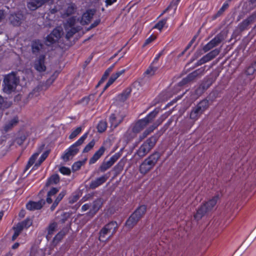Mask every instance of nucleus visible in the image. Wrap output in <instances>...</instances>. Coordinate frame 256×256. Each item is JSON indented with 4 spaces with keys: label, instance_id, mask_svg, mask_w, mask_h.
Returning a JSON list of instances; mask_svg holds the SVG:
<instances>
[{
    "label": "nucleus",
    "instance_id": "nucleus-62",
    "mask_svg": "<svg viewBox=\"0 0 256 256\" xmlns=\"http://www.w3.org/2000/svg\"><path fill=\"white\" fill-rule=\"evenodd\" d=\"M4 17V14L2 10H0V22L3 19Z\"/></svg>",
    "mask_w": 256,
    "mask_h": 256
},
{
    "label": "nucleus",
    "instance_id": "nucleus-22",
    "mask_svg": "<svg viewBox=\"0 0 256 256\" xmlns=\"http://www.w3.org/2000/svg\"><path fill=\"white\" fill-rule=\"evenodd\" d=\"M103 204V200L101 198H98L94 202L92 208H90L89 214L93 216L99 210Z\"/></svg>",
    "mask_w": 256,
    "mask_h": 256
},
{
    "label": "nucleus",
    "instance_id": "nucleus-37",
    "mask_svg": "<svg viewBox=\"0 0 256 256\" xmlns=\"http://www.w3.org/2000/svg\"><path fill=\"white\" fill-rule=\"evenodd\" d=\"M20 225L16 224V226L14 228V232L12 236V240L14 241L22 231V230L20 228Z\"/></svg>",
    "mask_w": 256,
    "mask_h": 256
},
{
    "label": "nucleus",
    "instance_id": "nucleus-38",
    "mask_svg": "<svg viewBox=\"0 0 256 256\" xmlns=\"http://www.w3.org/2000/svg\"><path fill=\"white\" fill-rule=\"evenodd\" d=\"M250 23V20L249 19L245 20L238 26V28L240 30V31H242L247 28Z\"/></svg>",
    "mask_w": 256,
    "mask_h": 256
},
{
    "label": "nucleus",
    "instance_id": "nucleus-11",
    "mask_svg": "<svg viewBox=\"0 0 256 256\" xmlns=\"http://www.w3.org/2000/svg\"><path fill=\"white\" fill-rule=\"evenodd\" d=\"M54 79H49L46 81V84L48 86H38L29 94L28 98L30 99L36 100L40 96L41 91L42 90H46L48 87L54 82Z\"/></svg>",
    "mask_w": 256,
    "mask_h": 256
},
{
    "label": "nucleus",
    "instance_id": "nucleus-54",
    "mask_svg": "<svg viewBox=\"0 0 256 256\" xmlns=\"http://www.w3.org/2000/svg\"><path fill=\"white\" fill-rule=\"evenodd\" d=\"M47 156V155L45 154H43L41 156L40 158V160H39V162L38 164H36V166H38L40 164L43 162L44 161V160L46 158Z\"/></svg>",
    "mask_w": 256,
    "mask_h": 256
},
{
    "label": "nucleus",
    "instance_id": "nucleus-8",
    "mask_svg": "<svg viewBox=\"0 0 256 256\" xmlns=\"http://www.w3.org/2000/svg\"><path fill=\"white\" fill-rule=\"evenodd\" d=\"M146 210V207L144 205L138 207L127 220L126 226L132 228L144 214Z\"/></svg>",
    "mask_w": 256,
    "mask_h": 256
},
{
    "label": "nucleus",
    "instance_id": "nucleus-42",
    "mask_svg": "<svg viewBox=\"0 0 256 256\" xmlns=\"http://www.w3.org/2000/svg\"><path fill=\"white\" fill-rule=\"evenodd\" d=\"M18 122V118H13L9 124H6L4 126V129L6 131L8 130L9 129H10L11 128L14 126L16 125V124Z\"/></svg>",
    "mask_w": 256,
    "mask_h": 256
},
{
    "label": "nucleus",
    "instance_id": "nucleus-64",
    "mask_svg": "<svg viewBox=\"0 0 256 256\" xmlns=\"http://www.w3.org/2000/svg\"><path fill=\"white\" fill-rule=\"evenodd\" d=\"M100 22V20L96 21L94 24H92V27H94L96 26Z\"/></svg>",
    "mask_w": 256,
    "mask_h": 256
},
{
    "label": "nucleus",
    "instance_id": "nucleus-24",
    "mask_svg": "<svg viewBox=\"0 0 256 256\" xmlns=\"http://www.w3.org/2000/svg\"><path fill=\"white\" fill-rule=\"evenodd\" d=\"M125 72V70H122L120 71L117 72H116L113 74L110 78L108 82L106 84L104 90H106L108 88L111 84H112L120 76L124 74Z\"/></svg>",
    "mask_w": 256,
    "mask_h": 256
},
{
    "label": "nucleus",
    "instance_id": "nucleus-25",
    "mask_svg": "<svg viewBox=\"0 0 256 256\" xmlns=\"http://www.w3.org/2000/svg\"><path fill=\"white\" fill-rule=\"evenodd\" d=\"M125 72V70H122L120 71L117 72H116L113 74L110 78L108 82L106 84L104 90H106L108 88L111 84H112L120 76L124 74Z\"/></svg>",
    "mask_w": 256,
    "mask_h": 256
},
{
    "label": "nucleus",
    "instance_id": "nucleus-4",
    "mask_svg": "<svg viewBox=\"0 0 256 256\" xmlns=\"http://www.w3.org/2000/svg\"><path fill=\"white\" fill-rule=\"evenodd\" d=\"M160 158V154L157 152H154L150 155L148 158L145 159L140 165V172L143 174L148 172L154 168Z\"/></svg>",
    "mask_w": 256,
    "mask_h": 256
},
{
    "label": "nucleus",
    "instance_id": "nucleus-20",
    "mask_svg": "<svg viewBox=\"0 0 256 256\" xmlns=\"http://www.w3.org/2000/svg\"><path fill=\"white\" fill-rule=\"evenodd\" d=\"M106 148L102 146L97 151L95 152L92 158L90 160V164H94L104 154Z\"/></svg>",
    "mask_w": 256,
    "mask_h": 256
},
{
    "label": "nucleus",
    "instance_id": "nucleus-33",
    "mask_svg": "<svg viewBox=\"0 0 256 256\" xmlns=\"http://www.w3.org/2000/svg\"><path fill=\"white\" fill-rule=\"evenodd\" d=\"M42 48V44L38 41L34 42L32 44V50L34 53L38 52Z\"/></svg>",
    "mask_w": 256,
    "mask_h": 256
},
{
    "label": "nucleus",
    "instance_id": "nucleus-40",
    "mask_svg": "<svg viewBox=\"0 0 256 256\" xmlns=\"http://www.w3.org/2000/svg\"><path fill=\"white\" fill-rule=\"evenodd\" d=\"M223 38L222 35L218 34L214 38L210 41L213 44L214 46H217L219 44L220 42L223 40Z\"/></svg>",
    "mask_w": 256,
    "mask_h": 256
},
{
    "label": "nucleus",
    "instance_id": "nucleus-26",
    "mask_svg": "<svg viewBox=\"0 0 256 256\" xmlns=\"http://www.w3.org/2000/svg\"><path fill=\"white\" fill-rule=\"evenodd\" d=\"M23 16L20 14H12L10 17V22L14 26H18L21 23Z\"/></svg>",
    "mask_w": 256,
    "mask_h": 256
},
{
    "label": "nucleus",
    "instance_id": "nucleus-59",
    "mask_svg": "<svg viewBox=\"0 0 256 256\" xmlns=\"http://www.w3.org/2000/svg\"><path fill=\"white\" fill-rule=\"evenodd\" d=\"M162 54L163 51H161L160 52H159L154 58V62H157L160 56Z\"/></svg>",
    "mask_w": 256,
    "mask_h": 256
},
{
    "label": "nucleus",
    "instance_id": "nucleus-46",
    "mask_svg": "<svg viewBox=\"0 0 256 256\" xmlns=\"http://www.w3.org/2000/svg\"><path fill=\"white\" fill-rule=\"evenodd\" d=\"M64 235L65 234L63 232H58L54 238V241L56 242H58L64 238Z\"/></svg>",
    "mask_w": 256,
    "mask_h": 256
},
{
    "label": "nucleus",
    "instance_id": "nucleus-58",
    "mask_svg": "<svg viewBox=\"0 0 256 256\" xmlns=\"http://www.w3.org/2000/svg\"><path fill=\"white\" fill-rule=\"evenodd\" d=\"M90 208V205L88 204H85L82 207V210L83 212L87 210Z\"/></svg>",
    "mask_w": 256,
    "mask_h": 256
},
{
    "label": "nucleus",
    "instance_id": "nucleus-55",
    "mask_svg": "<svg viewBox=\"0 0 256 256\" xmlns=\"http://www.w3.org/2000/svg\"><path fill=\"white\" fill-rule=\"evenodd\" d=\"M109 76V74H108L106 72H104V74H103L102 79L99 82L98 84H100L102 82H103Z\"/></svg>",
    "mask_w": 256,
    "mask_h": 256
},
{
    "label": "nucleus",
    "instance_id": "nucleus-52",
    "mask_svg": "<svg viewBox=\"0 0 256 256\" xmlns=\"http://www.w3.org/2000/svg\"><path fill=\"white\" fill-rule=\"evenodd\" d=\"M26 136H21L16 140V142L19 145H21L26 140Z\"/></svg>",
    "mask_w": 256,
    "mask_h": 256
},
{
    "label": "nucleus",
    "instance_id": "nucleus-5",
    "mask_svg": "<svg viewBox=\"0 0 256 256\" xmlns=\"http://www.w3.org/2000/svg\"><path fill=\"white\" fill-rule=\"evenodd\" d=\"M158 112L154 110L150 112L146 117L138 120L132 129V138L135 137L136 134L141 132L150 122H152L153 118L156 116Z\"/></svg>",
    "mask_w": 256,
    "mask_h": 256
},
{
    "label": "nucleus",
    "instance_id": "nucleus-6",
    "mask_svg": "<svg viewBox=\"0 0 256 256\" xmlns=\"http://www.w3.org/2000/svg\"><path fill=\"white\" fill-rule=\"evenodd\" d=\"M88 135V132L84 134L74 144L65 151L64 154L62 156L64 161L66 162L68 160L78 152L79 148L78 147L83 144L86 138Z\"/></svg>",
    "mask_w": 256,
    "mask_h": 256
},
{
    "label": "nucleus",
    "instance_id": "nucleus-49",
    "mask_svg": "<svg viewBox=\"0 0 256 256\" xmlns=\"http://www.w3.org/2000/svg\"><path fill=\"white\" fill-rule=\"evenodd\" d=\"M214 46L213 44L210 41L204 47V50L205 52L208 51L210 49L214 48Z\"/></svg>",
    "mask_w": 256,
    "mask_h": 256
},
{
    "label": "nucleus",
    "instance_id": "nucleus-13",
    "mask_svg": "<svg viewBox=\"0 0 256 256\" xmlns=\"http://www.w3.org/2000/svg\"><path fill=\"white\" fill-rule=\"evenodd\" d=\"M125 114L122 112H115L110 118L111 127L114 128L117 127L123 120Z\"/></svg>",
    "mask_w": 256,
    "mask_h": 256
},
{
    "label": "nucleus",
    "instance_id": "nucleus-9",
    "mask_svg": "<svg viewBox=\"0 0 256 256\" xmlns=\"http://www.w3.org/2000/svg\"><path fill=\"white\" fill-rule=\"evenodd\" d=\"M18 82V78L16 74L13 72L6 76L4 80V90L8 93H10L14 90Z\"/></svg>",
    "mask_w": 256,
    "mask_h": 256
},
{
    "label": "nucleus",
    "instance_id": "nucleus-48",
    "mask_svg": "<svg viewBox=\"0 0 256 256\" xmlns=\"http://www.w3.org/2000/svg\"><path fill=\"white\" fill-rule=\"evenodd\" d=\"M228 4L227 2H224L222 7L220 8V10L218 11L216 15L218 16H220L222 12L228 8Z\"/></svg>",
    "mask_w": 256,
    "mask_h": 256
},
{
    "label": "nucleus",
    "instance_id": "nucleus-41",
    "mask_svg": "<svg viewBox=\"0 0 256 256\" xmlns=\"http://www.w3.org/2000/svg\"><path fill=\"white\" fill-rule=\"evenodd\" d=\"M82 131V128L80 126L78 127L74 130L69 136L70 139H73L76 138L78 134H79Z\"/></svg>",
    "mask_w": 256,
    "mask_h": 256
},
{
    "label": "nucleus",
    "instance_id": "nucleus-2",
    "mask_svg": "<svg viewBox=\"0 0 256 256\" xmlns=\"http://www.w3.org/2000/svg\"><path fill=\"white\" fill-rule=\"evenodd\" d=\"M218 200V196H215L212 199L201 205L194 215V218L196 220H200L204 215L212 210L216 206Z\"/></svg>",
    "mask_w": 256,
    "mask_h": 256
},
{
    "label": "nucleus",
    "instance_id": "nucleus-57",
    "mask_svg": "<svg viewBox=\"0 0 256 256\" xmlns=\"http://www.w3.org/2000/svg\"><path fill=\"white\" fill-rule=\"evenodd\" d=\"M116 1V0H106L105 2L106 3V6H110L112 4H113L114 2H115Z\"/></svg>",
    "mask_w": 256,
    "mask_h": 256
},
{
    "label": "nucleus",
    "instance_id": "nucleus-45",
    "mask_svg": "<svg viewBox=\"0 0 256 256\" xmlns=\"http://www.w3.org/2000/svg\"><path fill=\"white\" fill-rule=\"evenodd\" d=\"M166 20L164 19L158 22L155 26H154V28H157L159 30H161L162 28H164V25L166 24Z\"/></svg>",
    "mask_w": 256,
    "mask_h": 256
},
{
    "label": "nucleus",
    "instance_id": "nucleus-60",
    "mask_svg": "<svg viewBox=\"0 0 256 256\" xmlns=\"http://www.w3.org/2000/svg\"><path fill=\"white\" fill-rule=\"evenodd\" d=\"M58 203L54 201V204H52V205L51 206V210H54V208H56V207L58 206Z\"/></svg>",
    "mask_w": 256,
    "mask_h": 256
},
{
    "label": "nucleus",
    "instance_id": "nucleus-61",
    "mask_svg": "<svg viewBox=\"0 0 256 256\" xmlns=\"http://www.w3.org/2000/svg\"><path fill=\"white\" fill-rule=\"evenodd\" d=\"M58 203L54 201V204H52V205L51 206V210H54V208H56V207L58 206Z\"/></svg>",
    "mask_w": 256,
    "mask_h": 256
},
{
    "label": "nucleus",
    "instance_id": "nucleus-10",
    "mask_svg": "<svg viewBox=\"0 0 256 256\" xmlns=\"http://www.w3.org/2000/svg\"><path fill=\"white\" fill-rule=\"evenodd\" d=\"M156 140L154 137H150L148 139L140 146L137 151V154L140 157H144L148 154L154 146Z\"/></svg>",
    "mask_w": 256,
    "mask_h": 256
},
{
    "label": "nucleus",
    "instance_id": "nucleus-23",
    "mask_svg": "<svg viewBox=\"0 0 256 256\" xmlns=\"http://www.w3.org/2000/svg\"><path fill=\"white\" fill-rule=\"evenodd\" d=\"M44 202L42 200H40L38 202L32 201L29 202L26 206V208L30 210H34L40 209Z\"/></svg>",
    "mask_w": 256,
    "mask_h": 256
},
{
    "label": "nucleus",
    "instance_id": "nucleus-17",
    "mask_svg": "<svg viewBox=\"0 0 256 256\" xmlns=\"http://www.w3.org/2000/svg\"><path fill=\"white\" fill-rule=\"evenodd\" d=\"M76 8L74 4H69L65 9L60 12L63 18H66L74 14L76 12Z\"/></svg>",
    "mask_w": 256,
    "mask_h": 256
},
{
    "label": "nucleus",
    "instance_id": "nucleus-35",
    "mask_svg": "<svg viewBox=\"0 0 256 256\" xmlns=\"http://www.w3.org/2000/svg\"><path fill=\"white\" fill-rule=\"evenodd\" d=\"M57 228V224L56 223H52L51 224L48 228V234L47 235V238H50L52 235L53 234L54 232L56 230Z\"/></svg>",
    "mask_w": 256,
    "mask_h": 256
},
{
    "label": "nucleus",
    "instance_id": "nucleus-51",
    "mask_svg": "<svg viewBox=\"0 0 256 256\" xmlns=\"http://www.w3.org/2000/svg\"><path fill=\"white\" fill-rule=\"evenodd\" d=\"M156 39V36H151L150 38H147L146 40L144 45L146 46V45L149 44L150 43L154 41Z\"/></svg>",
    "mask_w": 256,
    "mask_h": 256
},
{
    "label": "nucleus",
    "instance_id": "nucleus-53",
    "mask_svg": "<svg viewBox=\"0 0 256 256\" xmlns=\"http://www.w3.org/2000/svg\"><path fill=\"white\" fill-rule=\"evenodd\" d=\"M212 84V81L209 80L206 82V84H203L202 86L204 89H206Z\"/></svg>",
    "mask_w": 256,
    "mask_h": 256
},
{
    "label": "nucleus",
    "instance_id": "nucleus-50",
    "mask_svg": "<svg viewBox=\"0 0 256 256\" xmlns=\"http://www.w3.org/2000/svg\"><path fill=\"white\" fill-rule=\"evenodd\" d=\"M65 194L66 192H62L59 194L54 201L58 204L59 202L62 199Z\"/></svg>",
    "mask_w": 256,
    "mask_h": 256
},
{
    "label": "nucleus",
    "instance_id": "nucleus-30",
    "mask_svg": "<svg viewBox=\"0 0 256 256\" xmlns=\"http://www.w3.org/2000/svg\"><path fill=\"white\" fill-rule=\"evenodd\" d=\"M58 190L56 188H52L48 194V196L46 198V202L48 204H50L52 202V197L54 196L58 192Z\"/></svg>",
    "mask_w": 256,
    "mask_h": 256
},
{
    "label": "nucleus",
    "instance_id": "nucleus-32",
    "mask_svg": "<svg viewBox=\"0 0 256 256\" xmlns=\"http://www.w3.org/2000/svg\"><path fill=\"white\" fill-rule=\"evenodd\" d=\"M32 224V221L29 218H27L22 222H20L17 225H20V228L23 230L24 228H28Z\"/></svg>",
    "mask_w": 256,
    "mask_h": 256
},
{
    "label": "nucleus",
    "instance_id": "nucleus-63",
    "mask_svg": "<svg viewBox=\"0 0 256 256\" xmlns=\"http://www.w3.org/2000/svg\"><path fill=\"white\" fill-rule=\"evenodd\" d=\"M19 246V244L18 242L15 243L12 246V248L13 249H16Z\"/></svg>",
    "mask_w": 256,
    "mask_h": 256
},
{
    "label": "nucleus",
    "instance_id": "nucleus-19",
    "mask_svg": "<svg viewBox=\"0 0 256 256\" xmlns=\"http://www.w3.org/2000/svg\"><path fill=\"white\" fill-rule=\"evenodd\" d=\"M220 52V50L218 49H215L212 51H211L210 52L206 54L205 56L202 57L200 60V64H204L205 62H206L212 58H214V57H216L217 55Z\"/></svg>",
    "mask_w": 256,
    "mask_h": 256
},
{
    "label": "nucleus",
    "instance_id": "nucleus-31",
    "mask_svg": "<svg viewBox=\"0 0 256 256\" xmlns=\"http://www.w3.org/2000/svg\"><path fill=\"white\" fill-rule=\"evenodd\" d=\"M40 153L39 152H36L33 154L32 156L30 158L28 163L26 166V170L28 169L35 162L36 159L38 157Z\"/></svg>",
    "mask_w": 256,
    "mask_h": 256
},
{
    "label": "nucleus",
    "instance_id": "nucleus-44",
    "mask_svg": "<svg viewBox=\"0 0 256 256\" xmlns=\"http://www.w3.org/2000/svg\"><path fill=\"white\" fill-rule=\"evenodd\" d=\"M95 144V141L92 140L90 141L84 148L83 150V152H88L91 150Z\"/></svg>",
    "mask_w": 256,
    "mask_h": 256
},
{
    "label": "nucleus",
    "instance_id": "nucleus-56",
    "mask_svg": "<svg viewBox=\"0 0 256 256\" xmlns=\"http://www.w3.org/2000/svg\"><path fill=\"white\" fill-rule=\"evenodd\" d=\"M115 64H113L110 67H109L106 71L105 72H106L108 74H109L112 72V70L114 69V67Z\"/></svg>",
    "mask_w": 256,
    "mask_h": 256
},
{
    "label": "nucleus",
    "instance_id": "nucleus-14",
    "mask_svg": "<svg viewBox=\"0 0 256 256\" xmlns=\"http://www.w3.org/2000/svg\"><path fill=\"white\" fill-rule=\"evenodd\" d=\"M44 60L45 56L44 55H41L35 60L34 66L37 71L43 72L46 70Z\"/></svg>",
    "mask_w": 256,
    "mask_h": 256
},
{
    "label": "nucleus",
    "instance_id": "nucleus-43",
    "mask_svg": "<svg viewBox=\"0 0 256 256\" xmlns=\"http://www.w3.org/2000/svg\"><path fill=\"white\" fill-rule=\"evenodd\" d=\"M84 162L85 161H78L76 162L72 166V170L76 172L79 170Z\"/></svg>",
    "mask_w": 256,
    "mask_h": 256
},
{
    "label": "nucleus",
    "instance_id": "nucleus-7",
    "mask_svg": "<svg viewBox=\"0 0 256 256\" xmlns=\"http://www.w3.org/2000/svg\"><path fill=\"white\" fill-rule=\"evenodd\" d=\"M209 104L207 100H203L192 108L190 114V118L193 122L197 120L201 115L208 108Z\"/></svg>",
    "mask_w": 256,
    "mask_h": 256
},
{
    "label": "nucleus",
    "instance_id": "nucleus-39",
    "mask_svg": "<svg viewBox=\"0 0 256 256\" xmlns=\"http://www.w3.org/2000/svg\"><path fill=\"white\" fill-rule=\"evenodd\" d=\"M157 70L156 67L150 66L148 70L145 72L144 74L148 77L151 76L155 74Z\"/></svg>",
    "mask_w": 256,
    "mask_h": 256
},
{
    "label": "nucleus",
    "instance_id": "nucleus-21",
    "mask_svg": "<svg viewBox=\"0 0 256 256\" xmlns=\"http://www.w3.org/2000/svg\"><path fill=\"white\" fill-rule=\"evenodd\" d=\"M108 178V176L106 174L92 181L90 184V186L91 188L94 189L105 182Z\"/></svg>",
    "mask_w": 256,
    "mask_h": 256
},
{
    "label": "nucleus",
    "instance_id": "nucleus-15",
    "mask_svg": "<svg viewBox=\"0 0 256 256\" xmlns=\"http://www.w3.org/2000/svg\"><path fill=\"white\" fill-rule=\"evenodd\" d=\"M118 156L114 154L112 156L108 161L103 162L100 167V170L102 172H104L106 170L114 164V162L118 160Z\"/></svg>",
    "mask_w": 256,
    "mask_h": 256
},
{
    "label": "nucleus",
    "instance_id": "nucleus-16",
    "mask_svg": "<svg viewBox=\"0 0 256 256\" xmlns=\"http://www.w3.org/2000/svg\"><path fill=\"white\" fill-rule=\"evenodd\" d=\"M49 0H31L27 4L28 8L32 10H34L42 6Z\"/></svg>",
    "mask_w": 256,
    "mask_h": 256
},
{
    "label": "nucleus",
    "instance_id": "nucleus-3",
    "mask_svg": "<svg viewBox=\"0 0 256 256\" xmlns=\"http://www.w3.org/2000/svg\"><path fill=\"white\" fill-rule=\"evenodd\" d=\"M118 228V224L115 222H112L102 228L99 233V240L106 242L109 241L115 234Z\"/></svg>",
    "mask_w": 256,
    "mask_h": 256
},
{
    "label": "nucleus",
    "instance_id": "nucleus-1",
    "mask_svg": "<svg viewBox=\"0 0 256 256\" xmlns=\"http://www.w3.org/2000/svg\"><path fill=\"white\" fill-rule=\"evenodd\" d=\"M94 14V10H88L82 14L80 20V18H77L76 16L68 18L64 24L66 38H70L74 34L82 29V26L90 22Z\"/></svg>",
    "mask_w": 256,
    "mask_h": 256
},
{
    "label": "nucleus",
    "instance_id": "nucleus-36",
    "mask_svg": "<svg viewBox=\"0 0 256 256\" xmlns=\"http://www.w3.org/2000/svg\"><path fill=\"white\" fill-rule=\"evenodd\" d=\"M107 128V123L106 122L102 120L98 124L97 128L99 132H103L106 130Z\"/></svg>",
    "mask_w": 256,
    "mask_h": 256
},
{
    "label": "nucleus",
    "instance_id": "nucleus-28",
    "mask_svg": "<svg viewBox=\"0 0 256 256\" xmlns=\"http://www.w3.org/2000/svg\"><path fill=\"white\" fill-rule=\"evenodd\" d=\"M60 181V178L58 174H54L51 176L48 180L46 186H48L52 184H56Z\"/></svg>",
    "mask_w": 256,
    "mask_h": 256
},
{
    "label": "nucleus",
    "instance_id": "nucleus-47",
    "mask_svg": "<svg viewBox=\"0 0 256 256\" xmlns=\"http://www.w3.org/2000/svg\"><path fill=\"white\" fill-rule=\"evenodd\" d=\"M60 172L66 175H69L70 174V170L69 168L64 167V166H62L59 169Z\"/></svg>",
    "mask_w": 256,
    "mask_h": 256
},
{
    "label": "nucleus",
    "instance_id": "nucleus-29",
    "mask_svg": "<svg viewBox=\"0 0 256 256\" xmlns=\"http://www.w3.org/2000/svg\"><path fill=\"white\" fill-rule=\"evenodd\" d=\"M58 190L56 188H52L48 194V196L46 198V202L48 204H50L52 202V197L54 196L58 192Z\"/></svg>",
    "mask_w": 256,
    "mask_h": 256
},
{
    "label": "nucleus",
    "instance_id": "nucleus-12",
    "mask_svg": "<svg viewBox=\"0 0 256 256\" xmlns=\"http://www.w3.org/2000/svg\"><path fill=\"white\" fill-rule=\"evenodd\" d=\"M62 30L60 28H56L47 36L46 43L48 46H50L58 41L62 36Z\"/></svg>",
    "mask_w": 256,
    "mask_h": 256
},
{
    "label": "nucleus",
    "instance_id": "nucleus-34",
    "mask_svg": "<svg viewBox=\"0 0 256 256\" xmlns=\"http://www.w3.org/2000/svg\"><path fill=\"white\" fill-rule=\"evenodd\" d=\"M158 125L154 124L152 126H150L148 129H146L142 134V136H140V138L142 140L144 138L148 135L150 132H152L156 127Z\"/></svg>",
    "mask_w": 256,
    "mask_h": 256
},
{
    "label": "nucleus",
    "instance_id": "nucleus-18",
    "mask_svg": "<svg viewBox=\"0 0 256 256\" xmlns=\"http://www.w3.org/2000/svg\"><path fill=\"white\" fill-rule=\"evenodd\" d=\"M220 52V50L218 49H215L212 51H211L210 52L206 54L205 56L202 57L200 60V64H204L205 62H206L212 58H214V57H216L217 55Z\"/></svg>",
    "mask_w": 256,
    "mask_h": 256
},
{
    "label": "nucleus",
    "instance_id": "nucleus-27",
    "mask_svg": "<svg viewBox=\"0 0 256 256\" xmlns=\"http://www.w3.org/2000/svg\"><path fill=\"white\" fill-rule=\"evenodd\" d=\"M246 74L248 76H254L256 74V60L248 67L246 70Z\"/></svg>",
    "mask_w": 256,
    "mask_h": 256
}]
</instances>
